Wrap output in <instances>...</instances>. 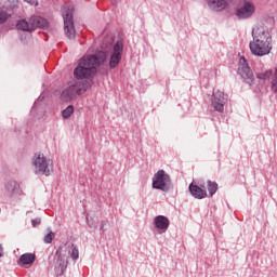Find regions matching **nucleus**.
<instances>
[{
    "instance_id": "obj_7",
    "label": "nucleus",
    "mask_w": 277,
    "mask_h": 277,
    "mask_svg": "<svg viewBox=\"0 0 277 277\" xmlns=\"http://www.w3.org/2000/svg\"><path fill=\"white\" fill-rule=\"evenodd\" d=\"M227 101L228 95L224 94V92L220 90L214 91L211 100L214 111H219L220 114H222V111H224V106L226 105Z\"/></svg>"
},
{
    "instance_id": "obj_25",
    "label": "nucleus",
    "mask_w": 277,
    "mask_h": 277,
    "mask_svg": "<svg viewBox=\"0 0 277 277\" xmlns=\"http://www.w3.org/2000/svg\"><path fill=\"white\" fill-rule=\"evenodd\" d=\"M57 261H62V251H56Z\"/></svg>"
},
{
    "instance_id": "obj_11",
    "label": "nucleus",
    "mask_w": 277,
    "mask_h": 277,
    "mask_svg": "<svg viewBox=\"0 0 277 277\" xmlns=\"http://www.w3.org/2000/svg\"><path fill=\"white\" fill-rule=\"evenodd\" d=\"M192 196L194 198H197V200H202V198H207V189L205 188V185L198 186L194 183H192L188 187Z\"/></svg>"
},
{
    "instance_id": "obj_16",
    "label": "nucleus",
    "mask_w": 277,
    "mask_h": 277,
    "mask_svg": "<svg viewBox=\"0 0 277 277\" xmlns=\"http://www.w3.org/2000/svg\"><path fill=\"white\" fill-rule=\"evenodd\" d=\"M76 96H81V94H85L88 92V82H78L74 84Z\"/></svg>"
},
{
    "instance_id": "obj_9",
    "label": "nucleus",
    "mask_w": 277,
    "mask_h": 277,
    "mask_svg": "<svg viewBox=\"0 0 277 277\" xmlns=\"http://www.w3.org/2000/svg\"><path fill=\"white\" fill-rule=\"evenodd\" d=\"M256 12V6L250 1H245L243 5L236 10V16L241 19L252 18Z\"/></svg>"
},
{
    "instance_id": "obj_10",
    "label": "nucleus",
    "mask_w": 277,
    "mask_h": 277,
    "mask_svg": "<svg viewBox=\"0 0 277 277\" xmlns=\"http://www.w3.org/2000/svg\"><path fill=\"white\" fill-rule=\"evenodd\" d=\"M122 51H124V44L122 41H117L113 49V54L109 61V67L116 68L118 64H120V60H122Z\"/></svg>"
},
{
    "instance_id": "obj_28",
    "label": "nucleus",
    "mask_w": 277,
    "mask_h": 277,
    "mask_svg": "<svg viewBox=\"0 0 277 277\" xmlns=\"http://www.w3.org/2000/svg\"><path fill=\"white\" fill-rule=\"evenodd\" d=\"M26 1V3H34L35 2V0H25Z\"/></svg>"
},
{
    "instance_id": "obj_6",
    "label": "nucleus",
    "mask_w": 277,
    "mask_h": 277,
    "mask_svg": "<svg viewBox=\"0 0 277 277\" xmlns=\"http://www.w3.org/2000/svg\"><path fill=\"white\" fill-rule=\"evenodd\" d=\"M153 187L154 189H160L161 192H169L170 187H172V181L170 180V175H168L166 171L159 170L154 175Z\"/></svg>"
},
{
    "instance_id": "obj_24",
    "label": "nucleus",
    "mask_w": 277,
    "mask_h": 277,
    "mask_svg": "<svg viewBox=\"0 0 277 277\" xmlns=\"http://www.w3.org/2000/svg\"><path fill=\"white\" fill-rule=\"evenodd\" d=\"M8 18H10V15H8L5 12H1L0 13V25L2 23H5Z\"/></svg>"
},
{
    "instance_id": "obj_8",
    "label": "nucleus",
    "mask_w": 277,
    "mask_h": 277,
    "mask_svg": "<svg viewBox=\"0 0 277 277\" xmlns=\"http://www.w3.org/2000/svg\"><path fill=\"white\" fill-rule=\"evenodd\" d=\"M239 67L238 72L247 81V83H252L254 81V74H252V69H250V65H248V61H246V57L241 56L239 58Z\"/></svg>"
},
{
    "instance_id": "obj_3",
    "label": "nucleus",
    "mask_w": 277,
    "mask_h": 277,
    "mask_svg": "<svg viewBox=\"0 0 277 277\" xmlns=\"http://www.w3.org/2000/svg\"><path fill=\"white\" fill-rule=\"evenodd\" d=\"M38 27L39 29H47V27H49V23L40 16L18 19L16 23V29L19 31H34L38 29Z\"/></svg>"
},
{
    "instance_id": "obj_14",
    "label": "nucleus",
    "mask_w": 277,
    "mask_h": 277,
    "mask_svg": "<svg viewBox=\"0 0 277 277\" xmlns=\"http://www.w3.org/2000/svg\"><path fill=\"white\" fill-rule=\"evenodd\" d=\"M208 4L211 10L220 12V10H224V8H226V0H208Z\"/></svg>"
},
{
    "instance_id": "obj_21",
    "label": "nucleus",
    "mask_w": 277,
    "mask_h": 277,
    "mask_svg": "<svg viewBox=\"0 0 277 277\" xmlns=\"http://www.w3.org/2000/svg\"><path fill=\"white\" fill-rule=\"evenodd\" d=\"M208 192L210 194V196H213V194H215V192H217V183L215 182H208Z\"/></svg>"
},
{
    "instance_id": "obj_19",
    "label": "nucleus",
    "mask_w": 277,
    "mask_h": 277,
    "mask_svg": "<svg viewBox=\"0 0 277 277\" xmlns=\"http://www.w3.org/2000/svg\"><path fill=\"white\" fill-rule=\"evenodd\" d=\"M8 190L10 192L11 196H21V187L16 183H14L13 186L10 185Z\"/></svg>"
},
{
    "instance_id": "obj_27",
    "label": "nucleus",
    "mask_w": 277,
    "mask_h": 277,
    "mask_svg": "<svg viewBox=\"0 0 277 277\" xmlns=\"http://www.w3.org/2000/svg\"><path fill=\"white\" fill-rule=\"evenodd\" d=\"M3 256V247L0 245V259Z\"/></svg>"
},
{
    "instance_id": "obj_23",
    "label": "nucleus",
    "mask_w": 277,
    "mask_h": 277,
    "mask_svg": "<svg viewBox=\"0 0 277 277\" xmlns=\"http://www.w3.org/2000/svg\"><path fill=\"white\" fill-rule=\"evenodd\" d=\"M53 237H54L53 232H50L49 234L45 235L44 242L45 243H51V241H53Z\"/></svg>"
},
{
    "instance_id": "obj_13",
    "label": "nucleus",
    "mask_w": 277,
    "mask_h": 277,
    "mask_svg": "<svg viewBox=\"0 0 277 277\" xmlns=\"http://www.w3.org/2000/svg\"><path fill=\"white\" fill-rule=\"evenodd\" d=\"M72 98H77V91L75 90L74 85H70L63 90L61 100H63L65 103H68L72 101Z\"/></svg>"
},
{
    "instance_id": "obj_17",
    "label": "nucleus",
    "mask_w": 277,
    "mask_h": 277,
    "mask_svg": "<svg viewBox=\"0 0 277 277\" xmlns=\"http://www.w3.org/2000/svg\"><path fill=\"white\" fill-rule=\"evenodd\" d=\"M68 250H71L70 252V256L74 261H77V259H79V248H77V246L70 243L67 246Z\"/></svg>"
},
{
    "instance_id": "obj_22",
    "label": "nucleus",
    "mask_w": 277,
    "mask_h": 277,
    "mask_svg": "<svg viewBox=\"0 0 277 277\" xmlns=\"http://www.w3.org/2000/svg\"><path fill=\"white\" fill-rule=\"evenodd\" d=\"M272 90H273V92H275V94H277V66L275 68V74H274V78L272 81Z\"/></svg>"
},
{
    "instance_id": "obj_26",
    "label": "nucleus",
    "mask_w": 277,
    "mask_h": 277,
    "mask_svg": "<svg viewBox=\"0 0 277 277\" xmlns=\"http://www.w3.org/2000/svg\"><path fill=\"white\" fill-rule=\"evenodd\" d=\"M38 225H40V220H34L32 221V226H38Z\"/></svg>"
},
{
    "instance_id": "obj_12",
    "label": "nucleus",
    "mask_w": 277,
    "mask_h": 277,
    "mask_svg": "<svg viewBox=\"0 0 277 277\" xmlns=\"http://www.w3.org/2000/svg\"><path fill=\"white\" fill-rule=\"evenodd\" d=\"M154 224L158 230H168L170 227V220L164 215H158L154 219Z\"/></svg>"
},
{
    "instance_id": "obj_18",
    "label": "nucleus",
    "mask_w": 277,
    "mask_h": 277,
    "mask_svg": "<svg viewBox=\"0 0 277 277\" xmlns=\"http://www.w3.org/2000/svg\"><path fill=\"white\" fill-rule=\"evenodd\" d=\"M74 113L75 107L72 105H69L62 111V116L65 120H68V118H70V116H72Z\"/></svg>"
},
{
    "instance_id": "obj_2",
    "label": "nucleus",
    "mask_w": 277,
    "mask_h": 277,
    "mask_svg": "<svg viewBox=\"0 0 277 277\" xmlns=\"http://www.w3.org/2000/svg\"><path fill=\"white\" fill-rule=\"evenodd\" d=\"M253 41L249 43L252 55L263 57L272 53V36L263 26H256L252 30Z\"/></svg>"
},
{
    "instance_id": "obj_1",
    "label": "nucleus",
    "mask_w": 277,
    "mask_h": 277,
    "mask_svg": "<svg viewBox=\"0 0 277 277\" xmlns=\"http://www.w3.org/2000/svg\"><path fill=\"white\" fill-rule=\"evenodd\" d=\"M105 60H107L105 52H96L95 54L83 56L74 70L75 77L78 79H94L96 72H98V66H103Z\"/></svg>"
},
{
    "instance_id": "obj_5",
    "label": "nucleus",
    "mask_w": 277,
    "mask_h": 277,
    "mask_svg": "<svg viewBox=\"0 0 277 277\" xmlns=\"http://www.w3.org/2000/svg\"><path fill=\"white\" fill-rule=\"evenodd\" d=\"M34 166L36 174H44L49 176L53 172V160L47 159L44 154H35Z\"/></svg>"
},
{
    "instance_id": "obj_20",
    "label": "nucleus",
    "mask_w": 277,
    "mask_h": 277,
    "mask_svg": "<svg viewBox=\"0 0 277 277\" xmlns=\"http://www.w3.org/2000/svg\"><path fill=\"white\" fill-rule=\"evenodd\" d=\"M258 79H261L262 81H265L266 79H269L272 77V69L258 72L256 74Z\"/></svg>"
},
{
    "instance_id": "obj_15",
    "label": "nucleus",
    "mask_w": 277,
    "mask_h": 277,
    "mask_svg": "<svg viewBox=\"0 0 277 277\" xmlns=\"http://www.w3.org/2000/svg\"><path fill=\"white\" fill-rule=\"evenodd\" d=\"M19 261H21V263H23V265H31L36 261V254L24 253L23 255H21Z\"/></svg>"
},
{
    "instance_id": "obj_4",
    "label": "nucleus",
    "mask_w": 277,
    "mask_h": 277,
    "mask_svg": "<svg viewBox=\"0 0 277 277\" xmlns=\"http://www.w3.org/2000/svg\"><path fill=\"white\" fill-rule=\"evenodd\" d=\"M72 12H75V5L72 4H65L62 8V16L64 21V31L65 36L72 40L75 38V22L72 19Z\"/></svg>"
}]
</instances>
